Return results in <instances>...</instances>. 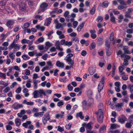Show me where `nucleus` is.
I'll list each match as a JSON object with an SVG mask.
<instances>
[{"instance_id": "obj_24", "label": "nucleus", "mask_w": 133, "mask_h": 133, "mask_svg": "<svg viewBox=\"0 0 133 133\" xmlns=\"http://www.w3.org/2000/svg\"><path fill=\"white\" fill-rule=\"evenodd\" d=\"M44 40V38L42 37H40L37 40L35 41V43L36 44H38L40 43L43 42Z\"/></svg>"}, {"instance_id": "obj_27", "label": "nucleus", "mask_w": 133, "mask_h": 133, "mask_svg": "<svg viewBox=\"0 0 133 133\" xmlns=\"http://www.w3.org/2000/svg\"><path fill=\"white\" fill-rule=\"evenodd\" d=\"M45 45L46 47H45V48L46 49L45 50H44L43 51V52H45L47 51L48 50V48L52 46L51 44L49 42H47L46 43Z\"/></svg>"}, {"instance_id": "obj_47", "label": "nucleus", "mask_w": 133, "mask_h": 133, "mask_svg": "<svg viewBox=\"0 0 133 133\" xmlns=\"http://www.w3.org/2000/svg\"><path fill=\"white\" fill-rule=\"evenodd\" d=\"M107 55L108 56H110L111 53V50L110 49H106Z\"/></svg>"}, {"instance_id": "obj_25", "label": "nucleus", "mask_w": 133, "mask_h": 133, "mask_svg": "<svg viewBox=\"0 0 133 133\" xmlns=\"http://www.w3.org/2000/svg\"><path fill=\"white\" fill-rule=\"evenodd\" d=\"M23 103L24 104H25L28 105L32 106L34 105V103L33 102H27V101L26 100H24Z\"/></svg>"}, {"instance_id": "obj_22", "label": "nucleus", "mask_w": 133, "mask_h": 133, "mask_svg": "<svg viewBox=\"0 0 133 133\" xmlns=\"http://www.w3.org/2000/svg\"><path fill=\"white\" fill-rule=\"evenodd\" d=\"M44 114L43 112H37L34 113V116L35 117H41Z\"/></svg>"}, {"instance_id": "obj_14", "label": "nucleus", "mask_w": 133, "mask_h": 133, "mask_svg": "<svg viewBox=\"0 0 133 133\" xmlns=\"http://www.w3.org/2000/svg\"><path fill=\"white\" fill-rule=\"evenodd\" d=\"M128 47L127 46H124L123 47V50L124 51V54H130L131 52L128 50Z\"/></svg>"}, {"instance_id": "obj_52", "label": "nucleus", "mask_w": 133, "mask_h": 133, "mask_svg": "<svg viewBox=\"0 0 133 133\" xmlns=\"http://www.w3.org/2000/svg\"><path fill=\"white\" fill-rule=\"evenodd\" d=\"M72 42L71 41L69 42L66 41L65 43V45L69 47L72 45Z\"/></svg>"}, {"instance_id": "obj_38", "label": "nucleus", "mask_w": 133, "mask_h": 133, "mask_svg": "<svg viewBox=\"0 0 133 133\" xmlns=\"http://www.w3.org/2000/svg\"><path fill=\"white\" fill-rule=\"evenodd\" d=\"M123 66H120L119 68V72L121 73V74H125L124 72H123V71L124 70L123 68Z\"/></svg>"}, {"instance_id": "obj_39", "label": "nucleus", "mask_w": 133, "mask_h": 133, "mask_svg": "<svg viewBox=\"0 0 133 133\" xmlns=\"http://www.w3.org/2000/svg\"><path fill=\"white\" fill-rule=\"evenodd\" d=\"M30 23H26L24 24L23 27V29H26L28 28L30 26Z\"/></svg>"}, {"instance_id": "obj_59", "label": "nucleus", "mask_w": 133, "mask_h": 133, "mask_svg": "<svg viewBox=\"0 0 133 133\" xmlns=\"http://www.w3.org/2000/svg\"><path fill=\"white\" fill-rule=\"evenodd\" d=\"M9 56L11 58L12 60H13L15 56V55L13 54V53L12 52L10 53L9 54Z\"/></svg>"}, {"instance_id": "obj_34", "label": "nucleus", "mask_w": 133, "mask_h": 133, "mask_svg": "<svg viewBox=\"0 0 133 133\" xmlns=\"http://www.w3.org/2000/svg\"><path fill=\"white\" fill-rule=\"evenodd\" d=\"M54 32L52 30L50 31L48 34H46V35L48 37V39H51L52 38V36H51V35Z\"/></svg>"}, {"instance_id": "obj_4", "label": "nucleus", "mask_w": 133, "mask_h": 133, "mask_svg": "<svg viewBox=\"0 0 133 133\" xmlns=\"http://www.w3.org/2000/svg\"><path fill=\"white\" fill-rule=\"evenodd\" d=\"M48 6L47 4L45 3H42L40 5L39 10L38 12V14H39L41 12H43L45 10L47 7Z\"/></svg>"}, {"instance_id": "obj_58", "label": "nucleus", "mask_w": 133, "mask_h": 133, "mask_svg": "<svg viewBox=\"0 0 133 133\" xmlns=\"http://www.w3.org/2000/svg\"><path fill=\"white\" fill-rule=\"evenodd\" d=\"M29 40H27L25 39H24L22 40L21 42L22 44H25L26 43L27 44L29 43Z\"/></svg>"}, {"instance_id": "obj_41", "label": "nucleus", "mask_w": 133, "mask_h": 133, "mask_svg": "<svg viewBox=\"0 0 133 133\" xmlns=\"http://www.w3.org/2000/svg\"><path fill=\"white\" fill-rule=\"evenodd\" d=\"M64 116V114H56L55 116V117L56 118L58 119L59 118H62Z\"/></svg>"}, {"instance_id": "obj_53", "label": "nucleus", "mask_w": 133, "mask_h": 133, "mask_svg": "<svg viewBox=\"0 0 133 133\" xmlns=\"http://www.w3.org/2000/svg\"><path fill=\"white\" fill-rule=\"evenodd\" d=\"M106 129L105 127L103 126L99 130V132L100 133H102L104 132V130Z\"/></svg>"}, {"instance_id": "obj_16", "label": "nucleus", "mask_w": 133, "mask_h": 133, "mask_svg": "<svg viewBox=\"0 0 133 133\" xmlns=\"http://www.w3.org/2000/svg\"><path fill=\"white\" fill-rule=\"evenodd\" d=\"M19 8L22 11H24L25 10V5L22 2H21L19 4Z\"/></svg>"}, {"instance_id": "obj_21", "label": "nucleus", "mask_w": 133, "mask_h": 133, "mask_svg": "<svg viewBox=\"0 0 133 133\" xmlns=\"http://www.w3.org/2000/svg\"><path fill=\"white\" fill-rule=\"evenodd\" d=\"M56 66L61 68H63L64 66V64L63 63L60 62L59 61H57L56 63Z\"/></svg>"}, {"instance_id": "obj_61", "label": "nucleus", "mask_w": 133, "mask_h": 133, "mask_svg": "<svg viewBox=\"0 0 133 133\" xmlns=\"http://www.w3.org/2000/svg\"><path fill=\"white\" fill-rule=\"evenodd\" d=\"M128 88L130 89V92L131 93L133 94V85H129Z\"/></svg>"}, {"instance_id": "obj_12", "label": "nucleus", "mask_w": 133, "mask_h": 133, "mask_svg": "<svg viewBox=\"0 0 133 133\" xmlns=\"http://www.w3.org/2000/svg\"><path fill=\"white\" fill-rule=\"evenodd\" d=\"M15 23L14 21L13 20H9L6 23V26L10 28Z\"/></svg>"}, {"instance_id": "obj_20", "label": "nucleus", "mask_w": 133, "mask_h": 133, "mask_svg": "<svg viewBox=\"0 0 133 133\" xmlns=\"http://www.w3.org/2000/svg\"><path fill=\"white\" fill-rule=\"evenodd\" d=\"M31 123V122L30 121H26L25 122L23 123L22 125V126L25 128H28V126Z\"/></svg>"}, {"instance_id": "obj_60", "label": "nucleus", "mask_w": 133, "mask_h": 133, "mask_svg": "<svg viewBox=\"0 0 133 133\" xmlns=\"http://www.w3.org/2000/svg\"><path fill=\"white\" fill-rule=\"evenodd\" d=\"M22 57L24 60H25L28 59L30 58L29 57H28V55L26 54H24L22 55Z\"/></svg>"}, {"instance_id": "obj_23", "label": "nucleus", "mask_w": 133, "mask_h": 133, "mask_svg": "<svg viewBox=\"0 0 133 133\" xmlns=\"http://www.w3.org/2000/svg\"><path fill=\"white\" fill-rule=\"evenodd\" d=\"M82 106L83 109H86L87 104H88V102L85 100H83L82 102Z\"/></svg>"}, {"instance_id": "obj_5", "label": "nucleus", "mask_w": 133, "mask_h": 133, "mask_svg": "<svg viewBox=\"0 0 133 133\" xmlns=\"http://www.w3.org/2000/svg\"><path fill=\"white\" fill-rule=\"evenodd\" d=\"M41 89L35 91L33 93L34 97L35 98H36L39 97H41L42 96V95H41Z\"/></svg>"}, {"instance_id": "obj_40", "label": "nucleus", "mask_w": 133, "mask_h": 133, "mask_svg": "<svg viewBox=\"0 0 133 133\" xmlns=\"http://www.w3.org/2000/svg\"><path fill=\"white\" fill-rule=\"evenodd\" d=\"M118 2H119L120 4L123 5H127V4L124 2L123 0H118Z\"/></svg>"}, {"instance_id": "obj_30", "label": "nucleus", "mask_w": 133, "mask_h": 133, "mask_svg": "<svg viewBox=\"0 0 133 133\" xmlns=\"http://www.w3.org/2000/svg\"><path fill=\"white\" fill-rule=\"evenodd\" d=\"M116 53L117 55H120V57L121 58H123L124 56V54H122V52L121 50H119L118 51H117Z\"/></svg>"}, {"instance_id": "obj_9", "label": "nucleus", "mask_w": 133, "mask_h": 133, "mask_svg": "<svg viewBox=\"0 0 133 133\" xmlns=\"http://www.w3.org/2000/svg\"><path fill=\"white\" fill-rule=\"evenodd\" d=\"M82 126L87 129H92V127L91 126V122H89L88 123H84L82 124Z\"/></svg>"}, {"instance_id": "obj_17", "label": "nucleus", "mask_w": 133, "mask_h": 133, "mask_svg": "<svg viewBox=\"0 0 133 133\" xmlns=\"http://www.w3.org/2000/svg\"><path fill=\"white\" fill-rule=\"evenodd\" d=\"M51 17H49L47 18L45 21L44 25H45L48 26L51 23Z\"/></svg>"}, {"instance_id": "obj_7", "label": "nucleus", "mask_w": 133, "mask_h": 133, "mask_svg": "<svg viewBox=\"0 0 133 133\" xmlns=\"http://www.w3.org/2000/svg\"><path fill=\"white\" fill-rule=\"evenodd\" d=\"M127 119L126 117L123 115L121 116L118 118L119 122L122 124L124 123Z\"/></svg>"}, {"instance_id": "obj_64", "label": "nucleus", "mask_w": 133, "mask_h": 133, "mask_svg": "<svg viewBox=\"0 0 133 133\" xmlns=\"http://www.w3.org/2000/svg\"><path fill=\"white\" fill-rule=\"evenodd\" d=\"M95 43H92L90 48V49L91 50L94 48L95 47Z\"/></svg>"}, {"instance_id": "obj_45", "label": "nucleus", "mask_w": 133, "mask_h": 133, "mask_svg": "<svg viewBox=\"0 0 133 133\" xmlns=\"http://www.w3.org/2000/svg\"><path fill=\"white\" fill-rule=\"evenodd\" d=\"M103 18L101 16H98L96 19V21L98 22H101L103 20Z\"/></svg>"}, {"instance_id": "obj_3", "label": "nucleus", "mask_w": 133, "mask_h": 133, "mask_svg": "<svg viewBox=\"0 0 133 133\" xmlns=\"http://www.w3.org/2000/svg\"><path fill=\"white\" fill-rule=\"evenodd\" d=\"M50 117L49 112L46 113L44 115V116L42 118V121L44 125L46 123L47 121L50 120Z\"/></svg>"}, {"instance_id": "obj_31", "label": "nucleus", "mask_w": 133, "mask_h": 133, "mask_svg": "<svg viewBox=\"0 0 133 133\" xmlns=\"http://www.w3.org/2000/svg\"><path fill=\"white\" fill-rule=\"evenodd\" d=\"M38 81L37 80H34L33 81V86L34 88V89H36L37 88V83H38Z\"/></svg>"}, {"instance_id": "obj_1", "label": "nucleus", "mask_w": 133, "mask_h": 133, "mask_svg": "<svg viewBox=\"0 0 133 133\" xmlns=\"http://www.w3.org/2000/svg\"><path fill=\"white\" fill-rule=\"evenodd\" d=\"M104 77H103L102 78L100 83L98 85V92L99 93H100L103 89L104 85Z\"/></svg>"}, {"instance_id": "obj_50", "label": "nucleus", "mask_w": 133, "mask_h": 133, "mask_svg": "<svg viewBox=\"0 0 133 133\" xmlns=\"http://www.w3.org/2000/svg\"><path fill=\"white\" fill-rule=\"evenodd\" d=\"M131 123H132L131 122H130V123H129V122L125 124V127L126 128H130L132 126V125H131Z\"/></svg>"}, {"instance_id": "obj_51", "label": "nucleus", "mask_w": 133, "mask_h": 133, "mask_svg": "<svg viewBox=\"0 0 133 133\" xmlns=\"http://www.w3.org/2000/svg\"><path fill=\"white\" fill-rule=\"evenodd\" d=\"M57 130L58 131L61 132L64 130V129L63 127H61L59 126L58 127Z\"/></svg>"}, {"instance_id": "obj_2", "label": "nucleus", "mask_w": 133, "mask_h": 133, "mask_svg": "<svg viewBox=\"0 0 133 133\" xmlns=\"http://www.w3.org/2000/svg\"><path fill=\"white\" fill-rule=\"evenodd\" d=\"M96 113L97 115V119L98 122L100 123H102L103 121V116L102 110L101 109L99 110L98 112H96Z\"/></svg>"}, {"instance_id": "obj_13", "label": "nucleus", "mask_w": 133, "mask_h": 133, "mask_svg": "<svg viewBox=\"0 0 133 133\" xmlns=\"http://www.w3.org/2000/svg\"><path fill=\"white\" fill-rule=\"evenodd\" d=\"M123 103H121L116 104L115 105V106L116 109L118 111H120L122 109V108L123 106Z\"/></svg>"}, {"instance_id": "obj_26", "label": "nucleus", "mask_w": 133, "mask_h": 133, "mask_svg": "<svg viewBox=\"0 0 133 133\" xmlns=\"http://www.w3.org/2000/svg\"><path fill=\"white\" fill-rule=\"evenodd\" d=\"M69 64L73 66L74 64V61L72 59L65 60Z\"/></svg>"}, {"instance_id": "obj_15", "label": "nucleus", "mask_w": 133, "mask_h": 133, "mask_svg": "<svg viewBox=\"0 0 133 133\" xmlns=\"http://www.w3.org/2000/svg\"><path fill=\"white\" fill-rule=\"evenodd\" d=\"M96 71L95 67L93 66H91L89 68V72L91 75H93Z\"/></svg>"}, {"instance_id": "obj_56", "label": "nucleus", "mask_w": 133, "mask_h": 133, "mask_svg": "<svg viewBox=\"0 0 133 133\" xmlns=\"http://www.w3.org/2000/svg\"><path fill=\"white\" fill-rule=\"evenodd\" d=\"M64 104V103L63 101L61 100L58 102L57 104V105L59 107L63 105Z\"/></svg>"}, {"instance_id": "obj_63", "label": "nucleus", "mask_w": 133, "mask_h": 133, "mask_svg": "<svg viewBox=\"0 0 133 133\" xmlns=\"http://www.w3.org/2000/svg\"><path fill=\"white\" fill-rule=\"evenodd\" d=\"M0 84H1L4 85L5 87H6L8 85V84L7 83L3 81H0Z\"/></svg>"}, {"instance_id": "obj_42", "label": "nucleus", "mask_w": 133, "mask_h": 133, "mask_svg": "<svg viewBox=\"0 0 133 133\" xmlns=\"http://www.w3.org/2000/svg\"><path fill=\"white\" fill-rule=\"evenodd\" d=\"M109 4L108 2L107 1H105L104 2L102 5V7L104 8L107 7Z\"/></svg>"}, {"instance_id": "obj_33", "label": "nucleus", "mask_w": 133, "mask_h": 133, "mask_svg": "<svg viewBox=\"0 0 133 133\" xmlns=\"http://www.w3.org/2000/svg\"><path fill=\"white\" fill-rule=\"evenodd\" d=\"M110 17L111 21L112 22H114L115 21V18L114 17L113 14L112 13H111L110 15Z\"/></svg>"}, {"instance_id": "obj_54", "label": "nucleus", "mask_w": 133, "mask_h": 133, "mask_svg": "<svg viewBox=\"0 0 133 133\" xmlns=\"http://www.w3.org/2000/svg\"><path fill=\"white\" fill-rule=\"evenodd\" d=\"M105 45L106 47V49H110L109 48L110 46V44L107 41H106L105 42Z\"/></svg>"}, {"instance_id": "obj_11", "label": "nucleus", "mask_w": 133, "mask_h": 133, "mask_svg": "<svg viewBox=\"0 0 133 133\" xmlns=\"http://www.w3.org/2000/svg\"><path fill=\"white\" fill-rule=\"evenodd\" d=\"M90 32L91 34V36L93 39H95L97 37V35L96 34V31L95 29L90 30Z\"/></svg>"}, {"instance_id": "obj_43", "label": "nucleus", "mask_w": 133, "mask_h": 133, "mask_svg": "<svg viewBox=\"0 0 133 133\" xmlns=\"http://www.w3.org/2000/svg\"><path fill=\"white\" fill-rule=\"evenodd\" d=\"M96 9V7L95 6H94L93 7L91 10H90V12L91 14L93 15L95 13Z\"/></svg>"}, {"instance_id": "obj_55", "label": "nucleus", "mask_w": 133, "mask_h": 133, "mask_svg": "<svg viewBox=\"0 0 133 133\" xmlns=\"http://www.w3.org/2000/svg\"><path fill=\"white\" fill-rule=\"evenodd\" d=\"M62 26V24L60 23L57 24L56 25L55 28L56 29H59Z\"/></svg>"}, {"instance_id": "obj_46", "label": "nucleus", "mask_w": 133, "mask_h": 133, "mask_svg": "<svg viewBox=\"0 0 133 133\" xmlns=\"http://www.w3.org/2000/svg\"><path fill=\"white\" fill-rule=\"evenodd\" d=\"M0 77L3 78L4 79L6 78L5 74L1 72H0Z\"/></svg>"}, {"instance_id": "obj_62", "label": "nucleus", "mask_w": 133, "mask_h": 133, "mask_svg": "<svg viewBox=\"0 0 133 133\" xmlns=\"http://www.w3.org/2000/svg\"><path fill=\"white\" fill-rule=\"evenodd\" d=\"M34 18H35L37 19H39L40 20L42 19V16H40L39 15H36L34 16Z\"/></svg>"}, {"instance_id": "obj_32", "label": "nucleus", "mask_w": 133, "mask_h": 133, "mask_svg": "<svg viewBox=\"0 0 133 133\" xmlns=\"http://www.w3.org/2000/svg\"><path fill=\"white\" fill-rule=\"evenodd\" d=\"M76 116L77 117H80L81 119H83L84 118V116L82 115V112L77 113L76 114Z\"/></svg>"}, {"instance_id": "obj_28", "label": "nucleus", "mask_w": 133, "mask_h": 133, "mask_svg": "<svg viewBox=\"0 0 133 133\" xmlns=\"http://www.w3.org/2000/svg\"><path fill=\"white\" fill-rule=\"evenodd\" d=\"M119 127V125L117 124H112L111 125L110 128L112 129H115Z\"/></svg>"}, {"instance_id": "obj_44", "label": "nucleus", "mask_w": 133, "mask_h": 133, "mask_svg": "<svg viewBox=\"0 0 133 133\" xmlns=\"http://www.w3.org/2000/svg\"><path fill=\"white\" fill-rule=\"evenodd\" d=\"M36 27L37 29H39L42 31H44L45 29V27L44 26H41L39 25H37Z\"/></svg>"}, {"instance_id": "obj_29", "label": "nucleus", "mask_w": 133, "mask_h": 133, "mask_svg": "<svg viewBox=\"0 0 133 133\" xmlns=\"http://www.w3.org/2000/svg\"><path fill=\"white\" fill-rule=\"evenodd\" d=\"M84 24L85 22H83L78 26L77 29V30L78 31H81L83 27Z\"/></svg>"}, {"instance_id": "obj_6", "label": "nucleus", "mask_w": 133, "mask_h": 133, "mask_svg": "<svg viewBox=\"0 0 133 133\" xmlns=\"http://www.w3.org/2000/svg\"><path fill=\"white\" fill-rule=\"evenodd\" d=\"M87 102L89 106H92L95 104L94 99L92 97H88Z\"/></svg>"}, {"instance_id": "obj_36", "label": "nucleus", "mask_w": 133, "mask_h": 133, "mask_svg": "<svg viewBox=\"0 0 133 133\" xmlns=\"http://www.w3.org/2000/svg\"><path fill=\"white\" fill-rule=\"evenodd\" d=\"M73 54H69L66 56L65 58H64V59H71V57H73Z\"/></svg>"}, {"instance_id": "obj_8", "label": "nucleus", "mask_w": 133, "mask_h": 133, "mask_svg": "<svg viewBox=\"0 0 133 133\" xmlns=\"http://www.w3.org/2000/svg\"><path fill=\"white\" fill-rule=\"evenodd\" d=\"M20 46L18 44H16L13 45H10L9 46V49H11L14 48L16 50H19L20 49Z\"/></svg>"}, {"instance_id": "obj_37", "label": "nucleus", "mask_w": 133, "mask_h": 133, "mask_svg": "<svg viewBox=\"0 0 133 133\" xmlns=\"http://www.w3.org/2000/svg\"><path fill=\"white\" fill-rule=\"evenodd\" d=\"M31 82V81L30 79H29L27 81L26 84V86L27 88H30L31 87V84L30 83Z\"/></svg>"}, {"instance_id": "obj_18", "label": "nucleus", "mask_w": 133, "mask_h": 133, "mask_svg": "<svg viewBox=\"0 0 133 133\" xmlns=\"http://www.w3.org/2000/svg\"><path fill=\"white\" fill-rule=\"evenodd\" d=\"M93 94L92 91L91 89H88L86 92V94L88 97H91Z\"/></svg>"}, {"instance_id": "obj_49", "label": "nucleus", "mask_w": 133, "mask_h": 133, "mask_svg": "<svg viewBox=\"0 0 133 133\" xmlns=\"http://www.w3.org/2000/svg\"><path fill=\"white\" fill-rule=\"evenodd\" d=\"M47 64L48 66L49 67V68H51L53 67V65L52 63L50 61H48L47 62Z\"/></svg>"}, {"instance_id": "obj_19", "label": "nucleus", "mask_w": 133, "mask_h": 133, "mask_svg": "<svg viewBox=\"0 0 133 133\" xmlns=\"http://www.w3.org/2000/svg\"><path fill=\"white\" fill-rule=\"evenodd\" d=\"M15 122L16 126L19 127L21 124V120L19 118H17L15 120Z\"/></svg>"}, {"instance_id": "obj_57", "label": "nucleus", "mask_w": 133, "mask_h": 133, "mask_svg": "<svg viewBox=\"0 0 133 133\" xmlns=\"http://www.w3.org/2000/svg\"><path fill=\"white\" fill-rule=\"evenodd\" d=\"M71 41L72 42L74 41H75V42H79L78 39V38L76 37H75L72 38L71 39Z\"/></svg>"}, {"instance_id": "obj_10", "label": "nucleus", "mask_w": 133, "mask_h": 133, "mask_svg": "<svg viewBox=\"0 0 133 133\" xmlns=\"http://www.w3.org/2000/svg\"><path fill=\"white\" fill-rule=\"evenodd\" d=\"M23 107V105L22 104L15 103L13 104L12 107L14 110H16L19 108H22Z\"/></svg>"}, {"instance_id": "obj_35", "label": "nucleus", "mask_w": 133, "mask_h": 133, "mask_svg": "<svg viewBox=\"0 0 133 133\" xmlns=\"http://www.w3.org/2000/svg\"><path fill=\"white\" fill-rule=\"evenodd\" d=\"M73 54H69L66 56L65 58H64V59H71V57H73Z\"/></svg>"}, {"instance_id": "obj_48", "label": "nucleus", "mask_w": 133, "mask_h": 133, "mask_svg": "<svg viewBox=\"0 0 133 133\" xmlns=\"http://www.w3.org/2000/svg\"><path fill=\"white\" fill-rule=\"evenodd\" d=\"M124 62L123 63V65H122V66H127L128 64V61L127 60H126L125 59H124L123 60Z\"/></svg>"}]
</instances>
